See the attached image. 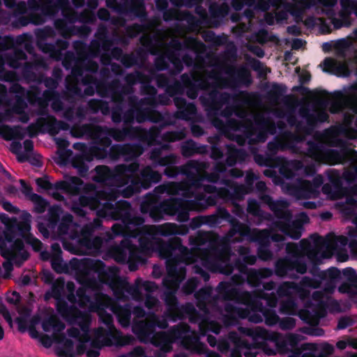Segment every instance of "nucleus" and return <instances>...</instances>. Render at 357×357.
<instances>
[{"label":"nucleus","mask_w":357,"mask_h":357,"mask_svg":"<svg viewBox=\"0 0 357 357\" xmlns=\"http://www.w3.org/2000/svg\"><path fill=\"white\" fill-rule=\"evenodd\" d=\"M58 310L62 316L67 318L70 321L77 323L80 328L78 331L77 328H73L69 331V335L75 338L79 342H84L88 340V317L82 314H77L74 309H66L64 306L58 305Z\"/></svg>","instance_id":"nucleus-1"},{"label":"nucleus","mask_w":357,"mask_h":357,"mask_svg":"<svg viewBox=\"0 0 357 357\" xmlns=\"http://www.w3.org/2000/svg\"><path fill=\"white\" fill-rule=\"evenodd\" d=\"M323 70L338 76H346L349 74L347 65L332 59H326L323 63Z\"/></svg>","instance_id":"nucleus-2"},{"label":"nucleus","mask_w":357,"mask_h":357,"mask_svg":"<svg viewBox=\"0 0 357 357\" xmlns=\"http://www.w3.org/2000/svg\"><path fill=\"white\" fill-rule=\"evenodd\" d=\"M43 328L46 332H52L54 337H56L57 333L64 328L62 324L57 323L54 317H51L50 319L45 321L43 324Z\"/></svg>","instance_id":"nucleus-3"},{"label":"nucleus","mask_w":357,"mask_h":357,"mask_svg":"<svg viewBox=\"0 0 357 357\" xmlns=\"http://www.w3.org/2000/svg\"><path fill=\"white\" fill-rule=\"evenodd\" d=\"M256 341L255 345L251 347L244 346L241 347V352L246 357H255L259 349V345L262 343L259 339H264V335H259L253 337Z\"/></svg>","instance_id":"nucleus-4"},{"label":"nucleus","mask_w":357,"mask_h":357,"mask_svg":"<svg viewBox=\"0 0 357 357\" xmlns=\"http://www.w3.org/2000/svg\"><path fill=\"white\" fill-rule=\"evenodd\" d=\"M0 135L6 140L22 138L23 137L22 135L20 133L17 128H12L6 126H0Z\"/></svg>","instance_id":"nucleus-5"},{"label":"nucleus","mask_w":357,"mask_h":357,"mask_svg":"<svg viewBox=\"0 0 357 357\" xmlns=\"http://www.w3.org/2000/svg\"><path fill=\"white\" fill-rule=\"evenodd\" d=\"M344 104L357 112V85L354 86L349 93V96L344 100Z\"/></svg>","instance_id":"nucleus-6"},{"label":"nucleus","mask_w":357,"mask_h":357,"mask_svg":"<svg viewBox=\"0 0 357 357\" xmlns=\"http://www.w3.org/2000/svg\"><path fill=\"white\" fill-rule=\"evenodd\" d=\"M317 349L316 345L314 344H305L302 346V351L296 352L295 354L289 357H305L306 354L310 356H314V352Z\"/></svg>","instance_id":"nucleus-7"},{"label":"nucleus","mask_w":357,"mask_h":357,"mask_svg":"<svg viewBox=\"0 0 357 357\" xmlns=\"http://www.w3.org/2000/svg\"><path fill=\"white\" fill-rule=\"evenodd\" d=\"M342 98L340 94H337L334 97L333 103L331 107V112H336L342 107Z\"/></svg>","instance_id":"nucleus-8"},{"label":"nucleus","mask_w":357,"mask_h":357,"mask_svg":"<svg viewBox=\"0 0 357 357\" xmlns=\"http://www.w3.org/2000/svg\"><path fill=\"white\" fill-rule=\"evenodd\" d=\"M20 149V144H13L11 145V150L13 152L17 154V160L20 162H23L26 160V157L24 155H22L17 153V150Z\"/></svg>","instance_id":"nucleus-9"},{"label":"nucleus","mask_w":357,"mask_h":357,"mask_svg":"<svg viewBox=\"0 0 357 357\" xmlns=\"http://www.w3.org/2000/svg\"><path fill=\"white\" fill-rule=\"evenodd\" d=\"M36 183L43 189H48L50 187V183L43 178L36 179Z\"/></svg>","instance_id":"nucleus-10"},{"label":"nucleus","mask_w":357,"mask_h":357,"mask_svg":"<svg viewBox=\"0 0 357 357\" xmlns=\"http://www.w3.org/2000/svg\"><path fill=\"white\" fill-rule=\"evenodd\" d=\"M349 324H350L349 319L343 318L339 321L337 327H338V328H344L347 327V326H349Z\"/></svg>","instance_id":"nucleus-11"},{"label":"nucleus","mask_w":357,"mask_h":357,"mask_svg":"<svg viewBox=\"0 0 357 357\" xmlns=\"http://www.w3.org/2000/svg\"><path fill=\"white\" fill-rule=\"evenodd\" d=\"M31 241L32 245L36 250H39L41 249L42 244L38 239L32 238Z\"/></svg>","instance_id":"nucleus-12"},{"label":"nucleus","mask_w":357,"mask_h":357,"mask_svg":"<svg viewBox=\"0 0 357 357\" xmlns=\"http://www.w3.org/2000/svg\"><path fill=\"white\" fill-rule=\"evenodd\" d=\"M24 149L27 151H30L31 150H32L33 149V144H32V142L31 141H29V140H26L24 142Z\"/></svg>","instance_id":"nucleus-13"},{"label":"nucleus","mask_w":357,"mask_h":357,"mask_svg":"<svg viewBox=\"0 0 357 357\" xmlns=\"http://www.w3.org/2000/svg\"><path fill=\"white\" fill-rule=\"evenodd\" d=\"M349 344V342H347L345 341H339L337 342V347L341 350L344 349L346 348L347 345Z\"/></svg>","instance_id":"nucleus-14"},{"label":"nucleus","mask_w":357,"mask_h":357,"mask_svg":"<svg viewBox=\"0 0 357 357\" xmlns=\"http://www.w3.org/2000/svg\"><path fill=\"white\" fill-rule=\"evenodd\" d=\"M20 183L23 187V189H22L23 193H24L26 195H29L30 192H31L30 188L25 185L24 182L22 180L20 181Z\"/></svg>","instance_id":"nucleus-15"},{"label":"nucleus","mask_w":357,"mask_h":357,"mask_svg":"<svg viewBox=\"0 0 357 357\" xmlns=\"http://www.w3.org/2000/svg\"><path fill=\"white\" fill-rule=\"evenodd\" d=\"M100 18L106 19L108 16V13L106 10H100L98 13Z\"/></svg>","instance_id":"nucleus-16"},{"label":"nucleus","mask_w":357,"mask_h":357,"mask_svg":"<svg viewBox=\"0 0 357 357\" xmlns=\"http://www.w3.org/2000/svg\"><path fill=\"white\" fill-rule=\"evenodd\" d=\"M98 354H99L97 351L87 352V356L89 357H98Z\"/></svg>","instance_id":"nucleus-17"},{"label":"nucleus","mask_w":357,"mask_h":357,"mask_svg":"<svg viewBox=\"0 0 357 357\" xmlns=\"http://www.w3.org/2000/svg\"><path fill=\"white\" fill-rule=\"evenodd\" d=\"M13 298H8L9 301H10L11 302H15V301H17L19 300V294H17L16 292H14L13 294Z\"/></svg>","instance_id":"nucleus-18"},{"label":"nucleus","mask_w":357,"mask_h":357,"mask_svg":"<svg viewBox=\"0 0 357 357\" xmlns=\"http://www.w3.org/2000/svg\"><path fill=\"white\" fill-rule=\"evenodd\" d=\"M4 208L8 210V211H13L14 210V207L9 203H6L4 204Z\"/></svg>","instance_id":"nucleus-19"},{"label":"nucleus","mask_w":357,"mask_h":357,"mask_svg":"<svg viewBox=\"0 0 357 357\" xmlns=\"http://www.w3.org/2000/svg\"><path fill=\"white\" fill-rule=\"evenodd\" d=\"M3 317L8 322L11 323V317L8 312H3Z\"/></svg>","instance_id":"nucleus-20"},{"label":"nucleus","mask_w":357,"mask_h":357,"mask_svg":"<svg viewBox=\"0 0 357 357\" xmlns=\"http://www.w3.org/2000/svg\"><path fill=\"white\" fill-rule=\"evenodd\" d=\"M349 344L351 345L353 348L357 349V340L349 341Z\"/></svg>","instance_id":"nucleus-21"},{"label":"nucleus","mask_w":357,"mask_h":357,"mask_svg":"<svg viewBox=\"0 0 357 357\" xmlns=\"http://www.w3.org/2000/svg\"><path fill=\"white\" fill-rule=\"evenodd\" d=\"M231 357H241L237 352L234 351L231 354Z\"/></svg>","instance_id":"nucleus-22"},{"label":"nucleus","mask_w":357,"mask_h":357,"mask_svg":"<svg viewBox=\"0 0 357 357\" xmlns=\"http://www.w3.org/2000/svg\"><path fill=\"white\" fill-rule=\"evenodd\" d=\"M208 342L210 343L211 345L213 346L214 345V341L213 340H211L210 337H208Z\"/></svg>","instance_id":"nucleus-23"},{"label":"nucleus","mask_w":357,"mask_h":357,"mask_svg":"<svg viewBox=\"0 0 357 357\" xmlns=\"http://www.w3.org/2000/svg\"><path fill=\"white\" fill-rule=\"evenodd\" d=\"M53 248H59V245L57 244H55L53 245Z\"/></svg>","instance_id":"nucleus-24"},{"label":"nucleus","mask_w":357,"mask_h":357,"mask_svg":"<svg viewBox=\"0 0 357 357\" xmlns=\"http://www.w3.org/2000/svg\"><path fill=\"white\" fill-rule=\"evenodd\" d=\"M34 197H36V199H38V200H40V197H38V196H36V195H34Z\"/></svg>","instance_id":"nucleus-25"},{"label":"nucleus","mask_w":357,"mask_h":357,"mask_svg":"<svg viewBox=\"0 0 357 357\" xmlns=\"http://www.w3.org/2000/svg\"><path fill=\"white\" fill-rule=\"evenodd\" d=\"M29 228H30V226H29V225H26V229H29Z\"/></svg>","instance_id":"nucleus-26"},{"label":"nucleus","mask_w":357,"mask_h":357,"mask_svg":"<svg viewBox=\"0 0 357 357\" xmlns=\"http://www.w3.org/2000/svg\"><path fill=\"white\" fill-rule=\"evenodd\" d=\"M290 342V344H291V347H294V344H293V341L292 342Z\"/></svg>","instance_id":"nucleus-27"},{"label":"nucleus","mask_w":357,"mask_h":357,"mask_svg":"<svg viewBox=\"0 0 357 357\" xmlns=\"http://www.w3.org/2000/svg\"><path fill=\"white\" fill-rule=\"evenodd\" d=\"M291 338H292V336H290L289 340V342H292V340H291Z\"/></svg>","instance_id":"nucleus-28"},{"label":"nucleus","mask_w":357,"mask_h":357,"mask_svg":"<svg viewBox=\"0 0 357 357\" xmlns=\"http://www.w3.org/2000/svg\"><path fill=\"white\" fill-rule=\"evenodd\" d=\"M214 332H215V333H218L219 331H218V330H215V331H214Z\"/></svg>","instance_id":"nucleus-29"},{"label":"nucleus","mask_w":357,"mask_h":357,"mask_svg":"<svg viewBox=\"0 0 357 357\" xmlns=\"http://www.w3.org/2000/svg\"><path fill=\"white\" fill-rule=\"evenodd\" d=\"M349 357H357V356L353 355V356H351Z\"/></svg>","instance_id":"nucleus-30"},{"label":"nucleus","mask_w":357,"mask_h":357,"mask_svg":"<svg viewBox=\"0 0 357 357\" xmlns=\"http://www.w3.org/2000/svg\"><path fill=\"white\" fill-rule=\"evenodd\" d=\"M136 351H142L141 349H137Z\"/></svg>","instance_id":"nucleus-31"},{"label":"nucleus","mask_w":357,"mask_h":357,"mask_svg":"<svg viewBox=\"0 0 357 357\" xmlns=\"http://www.w3.org/2000/svg\"><path fill=\"white\" fill-rule=\"evenodd\" d=\"M19 248H21V243H19Z\"/></svg>","instance_id":"nucleus-32"}]
</instances>
